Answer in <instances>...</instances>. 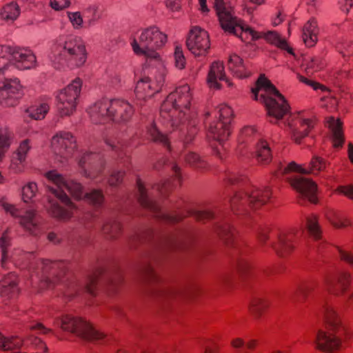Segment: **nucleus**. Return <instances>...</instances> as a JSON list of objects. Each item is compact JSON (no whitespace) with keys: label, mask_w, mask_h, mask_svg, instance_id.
Here are the masks:
<instances>
[{"label":"nucleus","mask_w":353,"mask_h":353,"mask_svg":"<svg viewBox=\"0 0 353 353\" xmlns=\"http://www.w3.org/2000/svg\"><path fill=\"white\" fill-rule=\"evenodd\" d=\"M231 125L228 126V134L225 133V128L221 127L220 125H218L217 128L215 130V132L212 133L210 132V124L208 126V132H207V137L209 140L214 141L219 143V145H223V143L226 141L232 132Z\"/></svg>","instance_id":"nucleus-40"},{"label":"nucleus","mask_w":353,"mask_h":353,"mask_svg":"<svg viewBox=\"0 0 353 353\" xmlns=\"http://www.w3.org/2000/svg\"><path fill=\"white\" fill-rule=\"evenodd\" d=\"M192 94L190 87L183 85L168 94L161 106L160 116L167 131L174 130L187 120Z\"/></svg>","instance_id":"nucleus-5"},{"label":"nucleus","mask_w":353,"mask_h":353,"mask_svg":"<svg viewBox=\"0 0 353 353\" xmlns=\"http://www.w3.org/2000/svg\"><path fill=\"white\" fill-rule=\"evenodd\" d=\"M172 170L174 174L172 179H168L161 184H157L154 187L161 194H165L172 188L180 185L181 183V169L177 165L174 164L172 167Z\"/></svg>","instance_id":"nucleus-34"},{"label":"nucleus","mask_w":353,"mask_h":353,"mask_svg":"<svg viewBox=\"0 0 353 353\" xmlns=\"http://www.w3.org/2000/svg\"><path fill=\"white\" fill-rule=\"evenodd\" d=\"M247 180V176L239 171H228L225 174L224 181L229 185L245 184Z\"/></svg>","instance_id":"nucleus-47"},{"label":"nucleus","mask_w":353,"mask_h":353,"mask_svg":"<svg viewBox=\"0 0 353 353\" xmlns=\"http://www.w3.org/2000/svg\"><path fill=\"white\" fill-rule=\"evenodd\" d=\"M185 162L196 169H205L207 163L196 152H188L183 157Z\"/></svg>","instance_id":"nucleus-43"},{"label":"nucleus","mask_w":353,"mask_h":353,"mask_svg":"<svg viewBox=\"0 0 353 353\" xmlns=\"http://www.w3.org/2000/svg\"><path fill=\"white\" fill-rule=\"evenodd\" d=\"M208 84L211 88L220 89L221 85L219 81H225L228 87L232 83L225 77L223 63L219 61H214L210 68L208 75Z\"/></svg>","instance_id":"nucleus-27"},{"label":"nucleus","mask_w":353,"mask_h":353,"mask_svg":"<svg viewBox=\"0 0 353 353\" xmlns=\"http://www.w3.org/2000/svg\"><path fill=\"white\" fill-rule=\"evenodd\" d=\"M148 133L154 141L162 144L170 150V145L169 139L166 134L162 133L157 128L155 124H152L148 128Z\"/></svg>","instance_id":"nucleus-46"},{"label":"nucleus","mask_w":353,"mask_h":353,"mask_svg":"<svg viewBox=\"0 0 353 353\" xmlns=\"http://www.w3.org/2000/svg\"><path fill=\"white\" fill-rule=\"evenodd\" d=\"M314 285V283L311 282L299 287L294 294V301L299 303H304L308 294L312 291Z\"/></svg>","instance_id":"nucleus-48"},{"label":"nucleus","mask_w":353,"mask_h":353,"mask_svg":"<svg viewBox=\"0 0 353 353\" xmlns=\"http://www.w3.org/2000/svg\"><path fill=\"white\" fill-rule=\"evenodd\" d=\"M300 81L312 87L314 90H321L323 92L328 91V89L322 84L310 80L304 77H300Z\"/></svg>","instance_id":"nucleus-60"},{"label":"nucleus","mask_w":353,"mask_h":353,"mask_svg":"<svg viewBox=\"0 0 353 353\" xmlns=\"http://www.w3.org/2000/svg\"><path fill=\"white\" fill-rule=\"evenodd\" d=\"M269 306V301L266 299L254 297L250 302L249 311L255 319L259 320L264 315Z\"/></svg>","instance_id":"nucleus-35"},{"label":"nucleus","mask_w":353,"mask_h":353,"mask_svg":"<svg viewBox=\"0 0 353 353\" xmlns=\"http://www.w3.org/2000/svg\"><path fill=\"white\" fill-rule=\"evenodd\" d=\"M306 228L310 235L315 240L321 239V230L316 215L310 214L306 216Z\"/></svg>","instance_id":"nucleus-42"},{"label":"nucleus","mask_w":353,"mask_h":353,"mask_svg":"<svg viewBox=\"0 0 353 353\" xmlns=\"http://www.w3.org/2000/svg\"><path fill=\"white\" fill-rule=\"evenodd\" d=\"M270 232V228H262L259 229L258 232V240L261 244L264 245L267 243L269 239Z\"/></svg>","instance_id":"nucleus-63"},{"label":"nucleus","mask_w":353,"mask_h":353,"mask_svg":"<svg viewBox=\"0 0 353 353\" xmlns=\"http://www.w3.org/2000/svg\"><path fill=\"white\" fill-rule=\"evenodd\" d=\"M70 4V0H50L51 7L56 10H61Z\"/></svg>","instance_id":"nucleus-62"},{"label":"nucleus","mask_w":353,"mask_h":353,"mask_svg":"<svg viewBox=\"0 0 353 353\" xmlns=\"http://www.w3.org/2000/svg\"><path fill=\"white\" fill-rule=\"evenodd\" d=\"M214 8L219 17L223 30L239 37L244 42L264 39L267 42L276 47L292 52L287 41L275 31L259 32L244 24L234 15L233 8L223 0H214Z\"/></svg>","instance_id":"nucleus-2"},{"label":"nucleus","mask_w":353,"mask_h":353,"mask_svg":"<svg viewBox=\"0 0 353 353\" xmlns=\"http://www.w3.org/2000/svg\"><path fill=\"white\" fill-rule=\"evenodd\" d=\"M20 8L16 2H10L6 4L1 10V19L7 22H13L20 14Z\"/></svg>","instance_id":"nucleus-38"},{"label":"nucleus","mask_w":353,"mask_h":353,"mask_svg":"<svg viewBox=\"0 0 353 353\" xmlns=\"http://www.w3.org/2000/svg\"><path fill=\"white\" fill-rule=\"evenodd\" d=\"M256 158L259 163L267 164L272 159L271 150L268 143L265 140H261L256 146Z\"/></svg>","instance_id":"nucleus-37"},{"label":"nucleus","mask_w":353,"mask_h":353,"mask_svg":"<svg viewBox=\"0 0 353 353\" xmlns=\"http://www.w3.org/2000/svg\"><path fill=\"white\" fill-rule=\"evenodd\" d=\"M11 231L7 229L0 238V248L2 252L1 266L5 268L9 259L16 265H21L24 261L30 260L32 254L23 252L20 250H14L11 256L8 255V248L11 245Z\"/></svg>","instance_id":"nucleus-21"},{"label":"nucleus","mask_w":353,"mask_h":353,"mask_svg":"<svg viewBox=\"0 0 353 353\" xmlns=\"http://www.w3.org/2000/svg\"><path fill=\"white\" fill-rule=\"evenodd\" d=\"M38 188L35 183L30 182L22 188V199L25 203L32 201L35 196Z\"/></svg>","instance_id":"nucleus-50"},{"label":"nucleus","mask_w":353,"mask_h":353,"mask_svg":"<svg viewBox=\"0 0 353 353\" xmlns=\"http://www.w3.org/2000/svg\"><path fill=\"white\" fill-rule=\"evenodd\" d=\"M88 112L95 123L104 124L110 121L124 123L132 118L134 109L127 101L103 99L91 105Z\"/></svg>","instance_id":"nucleus-8"},{"label":"nucleus","mask_w":353,"mask_h":353,"mask_svg":"<svg viewBox=\"0 0 353 353\" xmlns=\"http://www.w3.org/2000/svg\"><path fill=\"white\" fill-rule=\"evenodd\" d=\"M46 176L54 185L50 189L56 197V199L48 198V203L46 208L48 213L57 219L62 221L70 219L77 209L65 190H68L74 199L77 200L85 199L94 206H100L103 201L101 190H93L90 193L83 194V187L80 183L73 180H66L55 170L47 172Z\"/></svg>","instance_id":"nucleus-1"},{"label":"nucleus","mask_w":353,"mask_h":353,"mask_svg":"<svg viewBox=\"0 0 353 353\" xmlns=\"http://www.w3.org/2000/svg\"><path fill=\"white\" fill-rule=\"evenodd\" d=\"M161 67L162 70L159 74L143 76L137 82L134 92L137 100L146 101L161 91L165 76L164 65Z\"/></svg>","instance_id":"nucleus-14"},{"label":"nucleus","mask_w":353,"mask_h":353,"mask_svg":"<svg viewBox=\"0 0 353 353\" xmlns=\"http://www.w3.org/2000/svg\"><path fill=\"white\" fill-rule=\"evenodd\" d=\"M51 98L43 97L30 105L26 110V114L28 117L34 120L43 119L50 108Z\"/></svg>","instance_id":"nucleus-29"},{"label":"nucleus","mask_w":353,"mask_h":353,"mask_svg":"<svg viewBox=\"0 0 353 353\" xmlns=\"http://www.w3.org/2000/svg\"><path fill=\"white\" fill-rule=\"evenodd\" d=\"M228 65L231 72L238 78H245L250 74L243 59L236 54L230 55Z\"/></svg>","instance_id":"nucleus-33"},{"label":"nucleus","mask_w":353,"mask_h":353,"mask_svg":"<svg viewBox=\"0 0 353 353\" xmlns=\"http://www.w3.org/2000/svg\"><path fill=\"white\" fill-rule=\"evenodd\" d=\"M327 165V163L324 159L314 156L311 159L307 168H304L294 161H292L287 166L281 165L275 174L279 176V175L286 174L290 172H296L301 174H318L319 172L323 171Z\"/></svg>","instance_id":"nucleus-22"},{"label":"nucleus","mask_w":353,"mask_h":353,"mask_svg":"<svg viewBox=\"0 0 353 353\" xmlns=\"http://www.w3.org/2000/svg\"><path fill=\"white\" fill-rule=\"evenodd\" d=\"M10 51L12 65L18 69L30 70L36 67V56L30 49L10 46Z\"/></svg>","instance_id":"nucleus-23"},{"label":"nucleus","mask_w":353,"mask_h":353,"mask_svg":"<svg viewBox=\"0 0 353 353\" xmlns=\"http://www.w3.org/2000/svg\"><path fill=\"white\" fill-rule=\"evenodd\" d=\"M68 17L74 29L79 30L83 27V17L79 12H68Z\"/></svg>","instance_id":"nucleus-55"},{"label":"nucleus","mask_w":353,"mask_h":353,"mask_svg":"<svg viewBox=\"0 0 353 353\" xmlns=\"http://www.w3.org/2000/svg\"><path fill=\"white\" fill-rule=\"evenodd\" d=\"M18 278L14 273H9L0 281V295L6 299H12L19 293Z\"/></svg>","instance_id":"nucleus-28"},{"label":"nucleus","mask_w":353,"mask_h":353,"mask_svg":"<svg viewBox=\"0 0 353 353\" xmlns=\"http://www.w3.org/2000/svg\"><path fill=\"white\" fill-rule=\"evenodd\" d=\"M49 57L56 68H77L84 65L88 52L81 37L70 35L59 38L52 45Z\"/></svg>","instance_id":"nucleus-4"},{"label":"nucleus","mask_w":353,"mask_h":353,"mask_svg":"<svg viewBox=\"0 0 353 353\" xmlns=\"http://www.w3.org/2000/svg\"><path fill=\"white\" fill-rule=\"evenodd\" d=\"M325 65V63L321 58L314 57L306 61L305 70L307 72H314L320 70Z\"/></svg>","instance_id":"nucleus-51"},{"label":"nucleus","mask_w":353,"mask_h":353,"mask_svg":"<svg viewBox=\"0 0 353 353\" xmlns=\"http://www.w3.org/2000/svg\"><path fill=\"white\" fill-rule=\"evenodd\" d=\"M314 123L313 117H306L303 113L291 114L288 119V125L290 129L292 140L300 143L309 134Z\"/></svg>","instance_id":"nucleus-16"},{"label":"nucleus","mask_w":353,"mask_h":353,"mask_svg":"<svg viewBox=\"0 0 353 353\" xmlns=\"http://www.w3.org/2000/svg\"><path fill=\"white\" fill-rule=\"evenodd\" d=\"M188 214L193 216L197 221L203 222L214 217V213L209 210H192L188 212Z\"/></svg>","instance_id":"nucleus-54"},{"label":"nucleus","mask_w":353,"mask_h":353,"mask_svg":"<svg viewBox=\"0 0 353 353\" xmlns=\"http://www.w3.org/2000/svg\"><path fill=\"white\" fill-rule=\"evenodd\" d=\"M31 148L32 145L29 139L23 140L20 143L18 148L13 154L19 157H21L26 161L27 155Z\"/></svg>","instance_id":"nucleus-53"},{"label":"nucleus","mask_w":353,"mask_h":353,"mask_svg":"<svg viewBox=\"0 0 353 353\" xmlns=\"http://www.w3.org/2000/svg\"><path fill=\"white\" fill-rule=\"evenodd\" d=\"M137 199L139 203L142 207L152 212L157 219L168 223H174L183 219V216L179 214H169L163 212L159 205L148 196L147 190L140 179H137Z\"/></svg>","instance_id":"nucleus-15"},{"label":"nucleus","mask_w":353,"mask_h":353,"mask_svg":"<svg viewBox=\"0 0 353 353\" xmlns=\"http://www.w3.org/2000/svg\"><path fill=\"white\" fill-rule=\"evenodd\" d=\"M216 232L228 245H232L236 236V230L228 222H223L216 227Z\"/></svg>","instance_id":"nucleus-36"},{"label":"nucleus","mask_w":353,"mask_h":353,"mask_svg":"<svg viewBox=\"0 0 353 353\" xmlns=\"http://www.w3.org/2000/svg\"><path fill=\"white\" fill-rule=\"evenodd\" d=\"M124 176L123 172H113L109 179L108 183L110 186H117L121 183L123 177Z\"/></svg>","instance_id":"nucleus-59"},{"label":"nucleus","mask_w":353,"mask_h":353,"mask_svg":"<svg viewBox=\"0 0 353 353\" xmlns=\"http://www.w3.org/2000/svg\"><path fill=\"white\" fill-rule=\"evenodd\" d=\"M336 192L353 200V186L352 185H340L336 188Z\"/></svg>","instance_id":"nucleus-61"},{"label":"nucleus","mask_w":353,"mask_h":353,"mask_svg":"<svg viewBox=\"0 0 353 353\" xmlns=\"http://www.w3.org/2000/svg\"><path fill=\"white\" fill-rule=\"evenodd\" d=\"M186 45L188 50L195 56L205 55L210 48L208 32L198 26L192 28L186 41Z\"/></svg>","instance_id":"nucleus-18"},{"label":"nucleus","mask_w":353,"mask_h":353,"mask_svg":"<svg viewBox=\"0 0 353 353\" xmlns=\"http://www.w3.org/2000/svg\"><path fill=\"white\" fill-rule=\"evenodd\" d=\"M168 41L165 33L156 26L141 30L137 38H134L130 44L134 53L143 57L146 61H154L163 67L162 58L158 50L163 48Z\"/></svg>","instance_id":"nucleus-7"},{"label":"nucleus","mask_w":353,"mask_h":353,"mask_svg":"<svg viewBox=\"0 0 353 353\" xmlns=\"http://www.w3.org/2000/svg\"><path fill=\"white\" fill-rule=\"evenodd\" d=\"M13 133L8 128H0V162L5 158L12 141Z\"/></svg>","instance_id":"nucleus-39"},{"label":"nucleus","mask_w":353,"mask_h":353,"mask_svg":"<svg viewBox=\"0 0 353 353\" xmlns=\"http://www.w3.org/2000/svg\"><path fill=\"white\" fill-rule=\"evenodd\" d=\"M54 323L60 325L63 330L74 333L86 341L98 342L105 337L103 333L96 330L90 323L72 315H63L57 319Z\"/></svg>","instance_id":"nucleus-12"},{"label":"nucleus","mask_w":353,"mask_h":353,"mask_svg":"<svg viewBox=\"0 0 353 353\" xmlns=\"http://www.w3.org/2000/svg\"><path fill=\"white\" fill-rule=\"evenodd\" d=\"M321 314L325 330L319 329L316 332L315 348L325 353H339L345 347L347 330L332 305H324Z\"/></svg>","instance_id":"nucleus-3"},{"label":"nucleus","mask_w":353,"mask_h":353,"mask_svg":"<svg viewBox=\"0 0 353 353\" xmlns=\"http://www.w3.org/2000/svg\"><path fill=\"white\" fill-rule=\"evenodd\" d=\"M218 113L219 119L214 120L210 123V132L212 133L215 132L218 125H220L222 128H225V129H226L225 130H228V126L231 125L233 118V110L230 106L225 104H221L218 107ZM225 133L228 134V131H225Z\"/></svg>","instance_id":"nucleus-30"},{"label":"nucleus","mask_w":353,"mask_h":353,"mask_svg":"<svg viewBox=\"0 0 353 353\" xmlns=\"http://www.w3.org/2000/svg\"><path fill=\"white\" fill-rule=\"evenodd\" d=\"M256 133V129L253 126H245L241 129L239 141L243 143L251 138Z\"/></svg>","instance_id":"nucleus-57"},{"label":"nucleus","mask_w":353,"mask_h":353,"mask_svg":"<svg viewBox=\"0 0 353 353\" xmlns=\"http://www.w3.org/2000/svg\"><path fill=\"white\" fill-rule=\"evenodd\" d=\"M336 249L339 252L341 260L353 268V254L343 250L340 248H336Z\"/></svg>","instance_id":"nucleus-58"},{"label":"nucleus","mask_w":353,"mask_h":353,"mask_svg":"<svg viewBox=\"0 0 353 353\" xmlns=\"http://www.w3.org/2000/svg\"><path fill=\"white\" fill-rule=\"evenodd\" d=\"M102 270H97L90 274L86 281L83 290L91 295L94 296L97 290L98 281L100 276L102 274Z\"/></svg>","instance_id":"nucleus-45"},{"label":"nucleus","mask_w":353,"mask_h":353,"mask_svg":"<svg viewBox=\"0 0 353 353\" xmlns=\"http://www.w3.org/2000/svg\"><path fill=\"white\" fill-rule=\"evenodd\" d=\"M50 147L54 154L63 162L72 157L77 148V139L69 131L60 130L51 138Z\"/></svg>","instance_id":"nucleus-13"},{"label":"nucleus","mask_w":353,"mask_h":353,"mask_svg":"<svg viewBox=\"0 0 353 353\" xmlns=\"http://www.w3.org/2000/svg\"><path fill=\"white\" fill-rule=\"evenodd\" d=\"M26 168V161L12 154L9 166L10 171L14 174H21L24 172Z\"/></svg>","instance_id":"nucleus-49"},{"label":"nucleus","mask_w":353,"mask_h":353,"mask_svg":"<svg viewBox=\"0 0 353 353\" xmlns=\"http://www.w3.org/2000/svg\"><path fill=\"white\" fill-rule=\"evenodd\" d=\"M30 329L32 332H34L38 334H48L52 332V330L50 328L45 327L41 323H37L34 325H32L30 327Z\"/></svg>","instance_id":"nucleus-64"},{"label":"nucleus","mask_w":353,"mask_h":353,"mask_svg":"<svg viewBox=\"0 0 353 353\" xmlns=\"http://www.w3.org/2000/svg\"><path fill=\"white\" fill-rule=\"evenodd\" d=\"M290 183L302 199H307L311 203H316L317 185L312 179L294 176L290 179Z\"/></svg>","instance_id":"nucleus-24"},{"label":"nucleus","mask_w":353,"mask_h":353,"mask_svg":"<svg viewBox=\"0 0 353 353\" xmlns=\"http://www.w3.org/2000/svg\"><path fill=\"white\" fill-rule=\"evenodd\" d=\"M82 85V79L77 77L67 86L57 92L55 98L60 117H70L74 114L79 103Z\"/></svg>","instance_id":"nucleus-11"},{"label":"nucleus","mask_w":353,"mask_h":353,"mask_svg":"<svg viewBox=\"0 0 353 353\" xmlns=\"http://www.w3.org/2000/svg\"><path fill=\"white\" fill-rule=\"evenodd\" d=\"M174 65L179 70H182L185 68L186 64V60L184 57L182 48L181 46H176L174 49Z\"/></svg>","instance_id":"nucleus-52"},{"label":"nucleus","mask_w":353,"mask_h":353,"mask_svg":"<svg viewBox=\"0 0 353 353\" xmlns=\"http://www.w3.org/2000/svg\"><path fill=\"white\" fill-rule=\"evenodd\" d=\"M10 46L0 45V74H3L12 66Z\"/></svg>","instance_id":"nucleus-44"},{"label":"nucleus","mask_w":353,"mask_h":353,"mask_svg":"<svg viewBox=\"0 0 353 353\" xmlns=\"http://www.w3.org/2000/svg\"><path fill=\"white\" fill-rule=\"evenodd\" d=\"M326 124L330 129L332 135L333 145L335 148L341 147L344 142L342 122L339 119L329 117L326 119Z\"/></svg>","instance_id":"nucleus-32"},{"label":"nucleus","mask_w":353,"mask_h":353,"mask_svg":"<svg viewBox=\"0 0 353 353\" xmlns=\"http://www.w3.org/2000/svg\"><path fill=\"white\" fill-rule=\"evenodd\" d=\"M121 225L119 222L116 220L110 219L106 221L102 227L103 234L109 239L117 238L121 233Z\"/></svg>","instance_id":"nucleus-41"},{"label":"nucleus","mask_w":353,"mask_h":353,"mask_svg":"<svg viewBox=\"0 0 353 353\" xmlns=\"http://www.w3.org/2000/svg\"><path fill=\"white\" fill-rule=\"evenodd\" d=\"M22 86L17 79H0V104L5 107H13L18 104Z\"/></svg>","instance_id":"nucleus-19"},{"label":"nucleus","mask_w":353,"mask_h":353,"mask_svg":"<svg viewBox=\"0 0 353 353\" xmlns=\"http://www.w3.org/2000/svg\"><path fill=\"white\" fill-rule=\"evenodd\" d=\"M36 264L37 268L32 272L31 280L40 290L52 288L65 273L66 263L63 261L41 259Z\"/></svg>","instance_id":"nucleus-10"},{"label":"nucleus","mask_w":353,"mask_h":353,"mask_svg":"<svg viewBox=\"0 0 353 353\" xmlns=\"http://www.w3.org/2000/svg\"><path fill=\"white\" fill-rule=\"evenodd\" d=\"M254 99L263 103L269 121L275 123L290 112V105L272 83L261 75L252 89Z\"/></svg>","instance_id":"nucleus-6"},{"label":"nucleus","mask_w":353,"mask_h":353,"mask_svg":"<svg viewBox=\"0 0 353 353\" xmlns=\"http://www.w3.org/2000/svg\"><path fill=\"white\" fill-rule=\"evenodd\" d=\"M272 190L269 186H252L245 191L237 192L230 199L231 210L235 214L247 212L248 208L258 210L271 199Z\"/></svg>","instance_id":"nucleus-9"},{"label":"nucleus","mask_w":353,"mask_h":353,"mask_svg":"<svg viewBox=\"0 0 353 353\" xmlns=\"http://www.w3.org/2000/svg\"><path fill=\"white\" fill-rule=\"evenodd\" d=\"M319 28L315 19H311L303 27L302 39L307 47H313L318 41Z\"/></svg>","instance_id":"nucleus-31"},{"label":"nucleus","mask_w":353,"mask_h":353,"mask_svg":"<svg viewBox=\"0 0 353 353\" xmlns=\"http://www.w3.org/2000/svg\"><path fill=\"white\" fill-rule=\"evenodd\" d=\"M349 61L350 63H345L343 65L342 69L338 73L336 77L337 79H341L352 77V73H353V58H350Z\"/></svg>","instance_id":"nucleus-56"},{"label":"nucleus","mask_w":353,"mask_h":353,"mask_svg":"<svg viewBox=\"0 0 353 353\" xmlns=\"http://www.w3.org/2000/svg\"><path fill=\"white\" fill-rule=\"evenodd\" d=\"M275 236L276 241L271 243L272 248L281 257L290 255L296 247L295 233L293 231H278Z\"/></svg>","instance_id":"nucleus-25"},{"label":"nucleus","mask_w":353,"mask_h":353,"mask_svg":"<svg viewBox=\"0 0 353 353\" xmlns=\"http://www.w3.org/2000/svg\"><path fill=\"white\" fill-rule=\"evenodd\" d=\"M351 282V274L348 272H341L335 277H327L325 279L324 285L329 293L341 295L348 290Z\"/></svg>","instance_id":"nucleus-26"},{"label":"nucleus","mask_w":353,"mask_h":353,"mask_svg":"<svg viewBox=\"0 0 353 353\" xmlns=\"http://www.w3.org/2000/svg\"><path fill=\"white\" fill-rule=\"evenodd\" d=\"M0 205L6 213H9L12 216L19 217L21 226L31 234L37 235L39 234L38 221L34 210H27L23 214L21 210L17 209L13 205L10 204L5 198L0 199Z\"/></svg>","instance_id":"nucleus-17"},{"label":"nucleus","mask_w":353,"mask_h":353,"mask_svg":"<svg viewBox=\"0 0 353 353\" xmlns=\"http://www.w3.org/2000/svg\"><path fill=\"white\" fill-rule=\"evenodd\" d=\"M83 174L89 179H96L103 171L105 163L99 153L85 152L79 160Z\"/></svg>","instance_id":"nucleus-20"}]
</instances>
